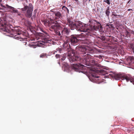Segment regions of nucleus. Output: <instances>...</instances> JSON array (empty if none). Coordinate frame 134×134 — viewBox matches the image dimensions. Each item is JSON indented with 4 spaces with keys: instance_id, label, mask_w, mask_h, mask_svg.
I'll use <instances>...</instances> for the list:
<instances>
[{
    "instance_id": "f257e3e1",
    "label": "nucleus",
    "mask_w": 134,
    "mask_h": 134,
    "mask_svg": "<svg viewBox=\"0 0 134 134\" xmlns=\"http://www.w3.org/2000/svg\"><path fill=\"white\" fill-rule=\"evenodd\" d=\"M65 40L63 44V47L68 51V58L70 62H79L87 66H89L88 59L91 58V56L86 52V49L84 46L79 45L76 47V50L79 51L78 52L80 56L79 57L75 54L74 51H69L71 48L69 43V38L67 37Z\"/></svg>"
},
{
    "instance_id": "f03ea898",
    "label": "nucleus",
    "mask_w": 134,
    "mask_h": 134,
    "mask_svg": "<svg viewBox=\"0 0 134 134\" xmlns=\"http://www.w3.org/2000/svg\"><path fill=\"white\" fill-rule=\"evenodd\" d=\"M113 77L117 80L125 79L127 82L130 81L134 85V78L129 75H122L120 74H115L113 75Z\"/></svg>"
},
{
    "instance_id": "7ed1b4c3",
    "label": "nucleus",
    "mask_w": 134,
    "mask_h": 134,
    "mask_svg": "<svg viewBox=\"0 0 134 134\" xmlns=\"http://www.w3.org/2000/svg\"><path fill=\"white\" fill-rule=\"evenodd\" d=\"M90 24L89 25L90 28L88 29L90 31L95 30L97 31L98 30L100 32L102 31V28L100 23L96 20H91L89 21Z\"/></svg>"
},
{
    "instance_id": "20e7f679",
    "label": "nucleus",
    "mask_w": 134,
    "mask_h": 134,
    "mask_svg": "<svg viewBox=\"0 0 134 134\" xmlns=\"http://www.w3.org/2000/svg\"><path fill=\"white\" fill-rule=\"evenodd\" d=\"M33 9V6L32 4L30 3L29 6L25 5L24 7L21 9L23 11H25L26 10L25 15L27 18H30L32 15V11Z\"/></svg>"
},
{
    "instance_id": "39448f33",
    "label": "nucleus",
    "mask_w": 134,
    "mask_h": 134,
    "mask_svg": "<svg viewBox=\"0 0 134 134\" xmlns=\"http://www.w3.org/2000/svg\"><path fill=\"white\" fill-rule=\"evenodd\" d=\"M85 34H87V33H86L85 34H81L80 35H72L69 38V41L71 42V44L72 45L75 46L77 43L79 41V38H82L83 37H85Z\"/></svg>"
},
{
    "instance_id": "423d86ee",
    "label": "nucleus",
    "mask_w": 134,
    "mask_h": 134,
    "mask_svg": "<svg viewBox=\"0 0 134 134\" xmlns=\"http://www.w3.org/2000/svg\"><path fill=\"white\" fill-rule=\"evenodd\" d=\"M55 22L53 23L54 25L51 26L50 28V30L54 32L53 33L55 36H59L60 37L61 36V34L60 31L58 30L60 25L59 23L57 22L56 21H54Z\"/></svg>"
},
{
    "instance_id": "0eeeda50",
    "label": "nucleus",
    "mask_w": 134,
    "mask_h": 134,
    "mask_svg": "<svg viewBox=\"0 0 134 134\" xmlns=\"http://www.w3.org/2000/svg\"><path fill=\"white\" fill-rule=\"evenodd\" d=\"M54 15L55 16L54 17H50V20L51 22L53 23L54 21H61L60 19H61L63 17L62 14L61 12L59 11L54 12Z\"/></svg>"
},
{
    "instance_id": "6e6552de",
    "label": "nucleus",
    "mask_w": 134,
    "mask_h": 134,
    "mask_svg": "<svg viewBox=\"0 0 134 134\" xmlns=\"http://www.w3.org/2000/svg\"><path fill=\"white\" fill-rule=\"evenodd\" d=\"M8 24L4 23V24L0 23V29L8 33H10L12 30H15V29H12Z\"/></svg>"
},
{
    "instance_id": "1a4fd4ad",
    "label": "nucleus",
    "mask_w": 134,
    "mask_h": 134,
    "mask_svg": "<svg viewBox=\"0 0 134 134\" xmlns=\"http://www.w3.org/2000/svg\"><path fill=\"white\" fill-rule=\"evenodd\" d=\"M84 66V65L80 63H77V64H73L71 67L72 69L75 71L79 72H82V70Z\"/></svg>"
},
{
    "instance_id": "9d476101",
    "label": "nucleus",
    "mask_w": 134,
    "mask_h": 134,
    "mask_svg": "<svg viewBox=\"0 0 134 134\" xmlns=\"http://www.w3.org/2000/svg\"><path fill=\"white\" fill-rule=\"evenodd\" d=\"M76 29L77 30L85 32H89V29H85V27L83 26L81 22H76Z\"/></svg>"
},
{
    "instance_id": "9b49d317",
    "label": "nucleus",
    "mask_w": 134,
    "mask_h": 134,
    "mask_svg": "<svg viewBox=\"0 0 134 134\" xmlns=\"http://www.w3.org/2000/svg\"><path fill=\"white\" fill-rule=\"evenodd\" d=\"M67 25H68L71 29L72 30H74L75 29H76V22H74L71 21L69 19H67Z\"/></svg>"
},
{
    "instance_id": "f8f14e48",
    "label": "nucleus",
    "mask_w": 134,
    "mask_h": 134,
    "mask_svg": "<svg viewBox=\"0 0 134 134\" xmlns=\"http://www.w3.org/2000/svg\"><path fill=\"white\" fill-rule=\"evenodd\" d=\"M6 6L7 7V9H10L9 11L11 13L15 14H17L19 15H20V13L18 11L16 8L7 4H6Z\"/></svg>"
},
{
    "instance_id": "ddd939ff",
    "label": "nucleus",
    "mask_w": 134,
    "mask_h": 134,
    "mask_svg": "<svg viewBox=\"0 0 134 134\" xmlns=\"http://www.w3.org/2000/svg\"><path fill=\"white\" fill-rule=\"evenodd\" d=\"M50 18H48V19L47 20L46 19H43L42 18L41 19V21L43 23L45 26H49L51 24L55 22H53V23L51 22L50 20Z\"/></svg>"
},
{
    "instance_id": "4468645a",
    "label": "nucleus",
    "mask_w": 134,
    "mask_h": 134,
    "mask_svg": "<svg viewBox=\"0 0 134 134\" xmlns=\"http://www.w3.org/2000/svg\"><path fill=\"white\" fill-rule=\"evenodd\" d=\"M61 32V36L60 37L62 36V35L66 36L69 35L70 32L69 29L65 27L63 28Z\"/></svg>"
},
{
    "instance_id": "2eb2a0df",
    "label": "nucleus",
    "mask_w": 134,
    "mask_h": 134,
    "mask_svg": "<svg viewBox=\"0 0 134 134\" xmlns=\"http://www.w3.org/2000/svg\"><path fill=\"white\" fill-rule=\"evenodd\" d=\"M114 38V37L113 36H106V41H112V39H113Z\"/></svg>"
},
{
    "instance_id": "dca6fc26",
    "label": "nucleus",
    "mask_w": 134,
    "mask_h": 134,
    "mask_svg": "<svg viewBox=\"0 0 134 134\" xmlns=\"http://www.w3.org/2000/svg\"><path fill=\"white\" fill-rule=\"evenodd\" d=\"M112 16L114 18H119L121 17L120 15L116 14L114 12L112 13Z\"/></svg>"
},
{
    "instance_id": "f3484780",
    "label": "nucleus",
    "mask_w": 134,
    "mask_h": 134,
    "mask_svg": "<svg viewBox=\"0 0 134 134\" xmlns=\"http://www.w3.org/2000/svg\"><path fill=\"white\" fill-rule=\"evenodd\" d=\"M40 57L42 58H47V54L46 53H42L40 55Z\"/></svg>"
},
{
    "instance_id": "a211bd4d",
    "label": "nucleus",
    "mask_w": 134,
    "mask_h": 134,
    "mask_svg": "<svg viewBox=\"0 0 134 134\" xmlns=\"http://www.w3.org/2000/svg\"><path fill=\"white\" fill-rule=\"evenodd\" d=\"M62 9L66 12H67L68 14L69 13V10L65 6H64L62 7Z\"/></svg>"
},
{
    "instance_id": "6ab92c4d",
    "label": "nucleus",
    "mask_w": 134,
    "mask_h": 134,
    "mask_svg": "<svg viewBox=\"0 0 134 134\" xmlns=\"http://www.w3.org/2000/svg\"><path fill=\"white\" fill-rule=\"evenodd\" d=\"M105 13L106 15L108 16H109L110 13L109 7H108V8L105 10Z\"/></svg>"
},
{
    "instance_id": "aec40b11",
    "label": "nucleus",
    "mask_w": 134,
    "mask_h": 134,
    "mask_svg": "<svg viewBox=\"0 0 134 134\" xmlns=\"http://www.w3.org/2000/svg\"><path fill=\"white\" fill-rule=\"evenodd\" d=\"M128 59L130 60L131 63H134V57H130Z\"/></svg>"
},
{
    "instance_id": "412c9836",
    "label": "nucleus",
    "mask_w": 134,
    "mask_h": 134,
    "mask_svg": "<svg viewBox=\"0 0 134 134\" xmlns=\"http://www.w3.org/2000/svg\"><path fill=\"white\" fill-rule=\"evenodd\" d=\"M61 57H62V58L61 59V60H64L66 58V56L65 54H63V55H61Z\"/></svg>"
},
{
    "instance_id": "4be33fe9",
    "label": "nucleus",
    "mask_w": 134,
    "mask_h": 134,
    "mask_svg": "<svg viewBox=\"0 0 134 134\" xmlns=\"http://www.w3.org/2000/svg\"><path fill=\"white\" fill-rule=\"evenodd\" d=\"M17 31V34L18 35H20L21 34V32H22L21 30L19 29L16 30Z\"/></svg>"
},
{
    "instance_id": "5701e85b",
    "label": "nucleus",
    "mask_w": 134,
    "mask_h": 134,
    "mask_svg": "<svg viewBox=\"0 0 134 134\" xmlns=\"http://www.w3.org/2000/svg\"><path fill=\"white\" fill-rule=\"evenodd\" d=\"M36 16V14H34L33 15V16L31 17V19L32 20V21H33L34 19H35Z\"/></svg>"
},
{
    "instance_id": "b1692460",
    "label": "nucleus",
    "mask_w": 134,
    "mask_h": 134,
    "mask_svg": "<svg viewBox=\"0 0 134 134\" xmlns=\"http://www.w3.org/2000/svg\"><path fill=\"white\" fill-rule=\"evenodd\" d=\"M61 55L59 54H56L55 55V57L57 58H61Z\"/></svg>"
},
{
    "instance_id": "393cba45",
    "label": "nucleus",
    "mask_w": 134,
    "mask_h": 134,
    "mask_svg": "<svg viewBox=\"0 0 134 134\" xmlns=\"http://www.w3.org/2000/svg\"><path fill=\"white\" fill-rule=\"evenodd\" d=\"M104 2H106L108 4H110V1L109 0H107L105 1H104Z\"/></svg>"
},
{
    "instance_id": "a878e982",
    "label": "nucleus",
    "mask_w": 134,
    "mask_h": 134,
    "mask_svg": "<svg viewBox=\"0 0 134 134\" xmlns=\"http://www.w3.org/2000/svg\"><path fill=\"white\" fill-rule=\"evenodd\" d=\"M57 51H59L60 53H61V51H62V49L60 48H58L56 49Z\"/></svg>"
},
{
    "instance_id": "bb28decb",
    "label": "nucleus",
    "mask_w": 134,
    "mask_h": 134,
    "mask_svg": "<svg viewBox=\"0 0 134 134\" xmlns=\"http://www.w3.org/2000/svg\"><path fill=\"white\" fill-rule=\"evenodd\" d=\"M0 5L4 8L7 9V7L6 6V4L5 5H3L2 4H1Z\"/></svg>"
},
{
    "instance_id": "cd10ccee",
    "label": "nucleus",
    "mask_w": 134,
    "mask_h": 134,
    "mask_svg": "<svg viewBox=\"0 0 134 134\" xmlns=\"http://www.w3.org/2000/svg\"><path fill=\"white\" fill-rule=\"evenodd\" d=\"M102 40L103 41H106V37L102 36Z\"/></svg>"
},
{
    "instance_id": "c85d7f7f",
    "label": "nucleus",
    "mask_w": 134,
    "mask_h": 134,
    "mask_svg": "<svg viewBox=\"0 0 134 134\" xmlns=\"http://www.w3.org/2000/svg\"><path fill=\"white\" fill-rule=\"evenodd\" d=\"M51 12H53V14H54V12H56L57 11H55V9H53L51 10Z\"/></svg>"
},
{
    "instance_id": "c756f323",
    "label": "nucleus",
    "mask_w": 134,
    "mask_h": 134,
    "mask_svg": "<svg viewBox=\"0 0 134 134\" xmlns=\"http://www.w3.org/2000/svg\"><path fill=\"white\" fill-rule=\"evenodd\" d=\"M37 12V10L36 9L34 11L33 14H36Z\"/></svg>"
},
{
    "instance_id": "7c9ffc66",
    "label": "nucleus",
    "mask_w": 134,
    "mask_h": 134,
    "mask_svg": "<svg viewBox=\"0 0 134 134\" xmlns=\"http://www.w3.org/2000/svg\"><path fill=\"white\" fill-rule=\"evenodd\" d=\"M131 10L132 11L133 10H132V9H128L127 10L128 11H130Z\"/></svg>"
},
{
    "instance_id": "2f4dec72",
    "label": "nucleus",
    "mask_w": 134,
    "mask_h": 134,
    "mask_svg": "<svg viewBox=\"0 0 134 134\" xmlns=\"http://www.w3.org/2000/svg\"><path fill=\"white\" fill-rule=\"evenodd\" d=\"M90 0H85L86 2H90Z\"/></svg>"
},
{
    "instance_id": "473e14b6",
    "label": "nucleus",
    "mask_w": 134,
    "mask_h": 134,
    "mask_svg": "<svg viewBox=\"0 0 134 134\" xmlns=\"http://www.w3.org/2000/svg\"><path fill=\"white\" fill-rule=\"evenodd\" d=\"M99 77L98 76H95V77H94L97 78H98Z\"/></svg>"
},
{
    "instance_id": "72a5a7b5",
    "label": "nucleus",
    "mask_w": 134,
    "mask_h": 134,
    "mask_svg": "<svg viewBox=\"0 0 134 134\" xmlns=\"http://www.w3.org/2000/svg\"><path fill=\"white\" fill-rule=\"evenodd\" d=\"M72 1H75L76 2H77L78 1V0H72Z\"/></svg>"
},
{
    "instance_id": "f704fd0d",
    "label": "nucleus",
    "mask_w": 134,
    "mask_h": 134,
    "mask_svg": "<svg viewBox=\"0 0 134 134\" xmlns=\"http://www.w3.org/2000/svg\"><path fill=\"white\" fill-rule=\"evenodd\" d=\"M131 0H129L128 1V3H130V1Z\"/></svg>"
},
{
    "instance_id": "c9c22d12",
    "label": "nucleus",
    "mask_w": 134,
    "mask_h": 134,
    "mask_svg": "<svg viewBox=\"0 0 134 134\" xmlns=\"http://www.w3.org/2000/svg\"><path fill=\"white\" fill-rule=\"evenodd\" d=\"M44 32L46 34H47V32H46V31H44Z\"/></svg>"
},
{
    "instance_id": "e433bc0d",
    "label": "nucleus",
    "mask_w": 134,
    "mask_h": 134,
    "mask_svg": "<svg viewBox=\"0 0 134 134\" xmlns=\"http://www.w3.org/2000/svg\"><path fill=\"white\" fill-rule=\"evenodd\" d=\"M58 63L59 64V65H60V63L59 62H58Z\"/></svg>"
},
{
    "instance_id": "4c0bfd02",
    "label": "nucleus",
    "mask_w": 134,
    "mask_h": 134,
    "mask_svg": "<svg viewBox=\"0 0 134 134\" xmlns=\"http://www.w3.org/2000/svg\"><path fill=\"white\" fill-rule=\"evenodd\" d=\"M2 1V0H0V3H1Z\"/></svg>"
},
{
    "instance_id": "58836bf2",
    "label": "nucleus",
    "mask_w": 134,
    "mask_h": 134,
    "mask_svg": "<svg viewBox=\"0 0 134 134\" xmlns=\"http://www.w3.org/2000/svg\"><path fill=\"white\" fill-rule=\"evenodd\" d=\"M133 52H134V48H133Z\"/></svg>"
},
{
    "instance_id": "ea45409f",
    "label": "nucleus",
    "mask_w": 134,
    "mask_h": 134,
    "mask_svg": "<svg viewBox=\"0 0 134 134\" xmlns=\"http://www.w3.org/2000/svg\"><path fill=\"white\" fill-rule=\"evenodd\" d=\"M107 26H109V25H108V24H107Z\"/></svg>"
},
{
    "instance_id": "a19ab883",
    "label": "nucleus",
    "mask_w": 134,
    "mask_h": 134,
    "mask_svg": "<svg viewBox=\"0 0 134 134\" xmlns=\"http://www.w3.org/2000/svg\"><path fill=\"white\" fill-rule=\"evenodd\" d=\"M22 1H23L24 0H21Z\"/></svg>"
},
{
    "instance_id": "79ce46f5",
    "label": "nucleus",
    "mask_w": 134,
    "mask_h": 134,
    "mask_svg": "<svg viewBox=\"0 0 134 134\" xmlns=\"http://www.w3.org/2000/svg\"><path fill=\"white\" fill-rule=\"evenodd\" d=\"M114 38H114L113 39H114Z\"/></svg>"
}]
</instances>
